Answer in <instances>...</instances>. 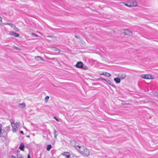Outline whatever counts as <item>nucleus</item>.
<instances>
[{
    "label": "nucleus",
    "mask_w": 158,
    "mask_h": 158,
    "mask_svg": "<svg viewBox=\"0 0 158 158\" xmlns=\"http://www.w3.org/2000/svg\"><path fill=\"white\" fill-rule=\"evenodd\" d=\"M79 153L85 156H88L89 155L90 152L89 150L84 146H74Z\"/></svg>",
    "instance_id": "f257e3e1"
},
{
    "label": "nucleus",
    "mask_w": 158,
    "mask_h": 158,
    "mask_svg": "<svg viewBox=\"0 0 158 158\" xmlns=\"http://www.w3.org/2000/svg\"><path fill=\"white\" fill-rule=\"evenodd\" d=\"M11 125L12 127L13 132H15L17 131L20 126L19 124L17 123H11Z\"/></svg>",
    "instance_id": "f03ea898"
},
{
    "label": "nucleus",
    "mask_w": 158,
    "mask_h": 158,
    "mask_svg": "<svg viewBox=\"0 0 158 158\" xmlns=\"http://www.w3.org/2000/svg\"><path fill=\"white\" fill-rule=\"evenodd\" d=\"M141 77L145 79H152V76L150 74H142L141 75Z\"/></svg>",
    "instance_id": "7ed1b4c3"
},
{
    "label": "nucleus",
    "mask_w": 158,
    "mask_h": 158,
    "mask_svg": "<svg viewBox=\"0 0 158 158\" xmlns=\"http://www.w3.org/2000/svg\"><path fill=\"white\" fill-rule=\"evenodd\" d=\"M61 155L64 156L66 158H71L70 153L68 152H64L62 153Z\"/></svg>",
    "instance_id": "20e7f679"
},
{
    "label": "nucleus",
    "mask_w": 158,
    "mask_h": 158,
    "mask_svg": "<svg viewBox=\"0 0 158 158\" xmlns=\"http://www.w3.org/2000/svg\"><path fill=\"white\" fill-rule=\"evenodd\" d=\"M123 33L126 35H131L132 34V32L127 29H125L123 32Z\"/></svg>",
    "instance_id": "39448f33"
},
{
    "label": "nucleus",
    "mask_w": 158,
    "mask_h": 158,
    "mask_svg": "<svg viewBox=\"0 0 158 158\" xmlns=\"http://www.w3.org/2000/svg\"><path fill=\"white\" fill-rule=\"evenodd\" d=\"M129 2L131 5V7H135L137 6V3L134 0H131Z\"/></svg>",
    "instance_id": "423d86ee"
},
{
    "label": "nucleus",
    "mask_w": 158,
    "mask_h": 158,
    "mask_svg": "<svg viewBox=\"0 0 158 158\" xmlns=\"http://www.w3.org/2000/svg\"><path fill=\"white\" fill-rule=\"evenodd\" d=\"M76 66L77 68L82 69L83 67V64L81 62H78L76 64Z\"/></svg>",
    "instance_id": "0eeeda50"
},
{
    "label": "nucleus",
    "mask_w": 158,
    "mask_h": 158,
    "mask_svg": "<svg viewBox=\"0 0 158 158\" xmlns=\"http://www.w3.org/2000/svg\"><path fill=\"white\" fill-rule=\"evenodd\" d=\"M10 34L11 35L14 36L16 37H19V35L18 33L14 32L13 31L10 32Z\"/></svg>",
    "instance_id": "6e6552de"
},
{
    "label": "nucleus",
    "mask_w": 158,
    "mask_h": 158,
    "mask_svg": "<svg viewBox=\"0 0 158 158\" xmlns=\"http://www.w3.org/2000/svg\"><path fill=\"white\" fill-rule=\"evenodd\" d=\"M53 50L55 52V53L56 54L59 53L60 52V50L56 48H53Z\"/></svg>",
    "instance_id": "1a4fd4ad"
},
{
    "label": "nucleus",
    "mask_w": 158,
    "mask_h": 158,
    "mask_svg": "<svg viewBox=\"0 0 158 158\" xmlns=\"http://www.w3.org/2000/svg\"><path fill=\"white\" fill-rule=\"evenodd\" d=\"M24 148V144L23 143H22L20 144L19 147V148L21 150H23V149Z\"/></svg>",
    "instance_id": "9d476101"
},
{
    "label": "nucleus",
    "mask_w": 158,
    "mask_h": 158,
    "mask_svg": "<svg viewBox=\"0 0 158 158\" xmlns=\"http://www.w3.org/2000/svg\"><path fill=\"white\" fill-rule=\"evenodd\" d=\"M114 80L115 81L116 83H118L120 82V78L118 77L114 78Z\"/></svg>",
    "instance_id": "9b49d317"
},
{
    "label": "nucleus",
    "mask_w": 158,
    "mask_h": 158,
    "mask_svg": "<svg viewBox=\"0 0 158 158\" xmlns=\"http://www.w3.org/2000/svg\"><path fill=\"white\" fill-rule=\"evenodd\" d=\"M101 75H104L105 76H106L107 77H110V74L109 73H103L101 74Z\"/></svg>",
    "instance_id": "f8f14e48"
},
{
    "label": "nucleus",
    "mask_w": 158,
    "mask_h": 158,
    "mask_svg": "<svg viewBox=\"0 0 158 158\" xmlns=\"http://www.w3.org/2000/svg\"><path fill=\"white\" fill-rule=\"evenodd\" d=\"M19 106L21 108H23L25 107V104L24 103L20 104L19 105Z\"/></svg>",
    "instance_id": "ddd939ff"
},
{
    "label": "nucleus",
    "mask_w": 158,
    "mask_h": 158,
    "mask_svg": "<svg viewBox=\"0 0 158 158\" xmlns=\"http://www.w3.org/2000/svg\"><path fill=\"white\" fill-rule=\"evenodd\" d=\"M122 3L124 4V5L126 6L129 7H131V5L130 3V2H128L127 3H124L123 2Z\"/></svg>",
    "instance_id": "4468645a"
},
{
    "label": "nucleus",
    "mask_w": 158,
    "mask_h": 158,
    "mask_svg": "<svg viewBox=\"0 0 158 158\" xmlns=\"http://www.w3.org/2000/svg\"><path fill=\"white\" fill-rule=\"evenodd\" d=\"M126 77V75L125 74H121L120 76L119 77L120 78H121L122 79H124Z\"/></svg>",
    "instance_id": "2eb2a0df"
},
{
    "label": "nucleus",
    "mask_w": 158,
    "mask_h": 158,
    "mask_svg": "<svg viewBox=\"0 0 158 158\" xmlns=\"http://www.w3.org/2000/svg\"><path fill=\"white\" fill-rule=\"evenodd\" d=\"M10 130V126H7L5 128V131L6 132H8Z\"/></svg>",
    "instance_id": "dca6fc26"
},
{
    "label": "nucleus",
    "mask_w": 158,
    "mask_h": 158,
    "mask_svg": "<svg viewBox=\"0 0 158 158\" xmlns=\"http://www.w3.org/2000/svg\"><path fill=\"white\" fill-rule=\"evenodd\" d=\"M52 148V146L50 144H49L47 145V150L48 151H50V150Z\"/></svg>",
    "instance_id": "f3484780"
},
{
    "label": "nucleus",
    "mask_w": 158,
    "mask_h": 158,
    "mask_svg": "<svg viewBox=\"0 0 158 158\" xmlns=\"http://www.w3.org/2000/svg\"><path fill=\"white\" fill-rule=\"evenodd\" d=\"M12 27V28H13L15 30L17 31H19V29L16 27L15 25H13Z\"/></svg>",
    "instance_id": "a211bd4d"
},
{
    "label": "nucleus",
    "mask_w": 158,
    "mask_h": 158,
    "mask_svg": "<svg viewBox=\"0 0 158 158\" xmlns=\"http://www.w3.org/2000/svg\"><path fill=\"white\" fill-rule=\"evenodd\" d=\"M35 60H42L43 59L40 56H37L35 57Z\"/></svg>",
    "instance_id": "6ab92c4d"
},
{
    "label": "nucleus",
    "mask_w": 158,
    "mask_h": 158,
    "mask_svg": "<svg viewBox=\"0 0 158 158\" xmlns=\"http://www.w3.org/2000/svg\"><path fill=\"white\" fill-rule=\"evenodd\" d=\"M4 24L5 25H10V26H11V27L12 28L13 25H14V24H11V23H6Z\"/></svg>",
    "instance_id": "aec40b11"
},
{
    "label": "nucleus",
    "mask_w": 158,
    "mask_h": 158,
    "mask_svg": "<svg viewBox=\"0 0 158 158\" xmlns=\"http://www.w3.org/2000/svg\"><path fill=\"white\" fill-rule=\"evenodd\" d=\"M16 158H23V156L20 154H19L17 155Z\"/></svg>",
    "instance_id": "412c9836"
},
{
    "label": "nucleus",
    "mask_w": 158,
    "mask_h": 158,
    "mask_svg": "<svg viewBox=\"0 0 158 158\" xmlns=\"http://www.w3.org/2000/svg\"><path fill=\"white\" fill-rule=\"evenodd\" d=\"M82 69H83L84 70H87L88 69V67L85 65H83V67Z\"/></svg>",
    "instance_id": "4be33fe9"
},
{
    "label": "nucleus",
    "mask_w": 158,
    "mask_h": 158,
    "mask_svg": "<svg viewBox=\"0 0 158 158\" xmlns=\"http://www.w3.org/2000/svg\"><path fill=\"white\" fill-rule=\"evenodd\" d=\"M107 82H108V83L110 85H112V86H113V85H112V83L111 82L109 81V80H108V81H107Z\"/></svg>",
    "instance_id": "5701e85b"
},
{
    "label": "nucleus",
    "mask_w": 158,
    "mask_h": 158,
    "mask_svg": "<svg viewBox=\"0 0 158 158\" xmlns=\"http://www.w3.org/2000/svg\"><path fill=\"white\" fill-rule=\"evenodd\" d=\"M154 95L155 96L158 97V93L155 92L154 94Z\"/></svg>",
    "instance_id": "b1692460"
},
{
    "label": "nucleus",
    "mask_w": 158,
    "mask_h": 158,
    "mask_svg": "<svg viewBox=\"0 0 158 158\" xmlns=\"http://www.w3.org/2000/svg\"><path fill=\"white\" fill-rule=\"evenodd\" d=\"M2 131V125L0 124V134L1 133Z\"/></svg>",
    "instance_id": "393cba45"
},
{
    "label": "nucleus",
    "mask_w": 158,
    "mask_h": 158,
    "mask_svg": "<svg viewBox=\"0 0 158 158\" xmlns=\"http://www.w3.org/2000/svg\"><path fill=\"white\" fill-rule=\"evenodd\" d=\"M54 118L55 119H56L57 121H59L58 119L56 117H55V116L54 117Z\"/></svg>",
    "instance_id": "a878e982"
},
{
    "label": "nucleus",
    "mask_w": 158,
    "mask_h": 158,
    "mask_svg": "<svg viewBox=\"0 0 158 158\" xmlns=\"http://www.w3.org/2000/svg\"><path fill=\"white\" fill-rule=\"evenodd\" d=\"M49 98V97L48 96H46L45 98V99L46 100L48 99Z\"/></svg>",
    "instance_id": "bb28decb"
},
{
    "label": "nucleus",
    "mask_w": 158,
    "mask_h": 158,
    "mask_svg": "<svg viewBox=\"0 0 158 158\" xmlns=\"http://www.w3.org/2000/svg\"><path fill=\"white\" fill-rule=\"evenodd\" d=\"M32 35H34L35 36H36V37L37 36V35H36V34L34 33H32Z\"/></svg>",
    "instance_id": "cd10ccee"
},
{
    "label": "nucleus",
    "mask_w": 158,
    "mask_h": 158,
    "mask_svg": "<svg viewBox=\"0 0 158 158\" xmlns=\"http://www.w3.org/2000/svg\"><path fill=\"white\" fill-rule=\"evenodd\" d=\"M54 132H55V137H56V131L55 130V131H54Z\"/></svg>",
    "instance_id": "c85d7f7f"
},
{
    "label": "nucleus",
    "mask_w": 158,
    "mask_h": 158,
    "mask_svg": "<svg viewBox=\"0 0 158 158\" xmlns=\"http://www.w3.org/2000/svg\"><path fill=\"white\" fill-rule=\"evenodd\" d=\"M20 133L21 134H23V131H20Z\"/></svg>",
    "instance_id": "c756f323"
},
{
    "label": "nucleus",
    "mask_w": 158,
    "mask_h": 158,
    "mask_svg": "<svg viewBox=\"0 0 158 158\" xmlns=\"http://www.w3.org/2000/svg\"><path fill=\"white\" fill-rule=\"evenodd\" d=\"M2 18L1 17H0V21L2 22Z\"/></svg>",
    "instance_id": "7c9ffc66"
},
{
    "label": "nucleus",
    "mask_w": 158,
    "mask_h": 158,
    "mask_svg": "<svg viewBox=\"0 0 158 158\" xmlns=\"http://www.w3.org/2000/svg\"><path fill=\"white\" fill-rule=\"evenodd\" d=\"M11 158H16V157L14 156H12L11 157Z\"/></svg>",
    "instance_id": "2f4dec72"
},
{
    "label": "nucleus",
    "mask_w": 158,
    "mask_h": 158,
    "mask_svg": "<svg viewBox=\"0 0 158 158\" xmlns=\"http://www.w3.org/2000/svg\"><path fill=\"white\" fill-rule=\"evenodd\" d=\"M27 158H31L30 156L29 155H28Z\"/></svg>",
    "instance_id": "473e14b6"
}]
</instances>
